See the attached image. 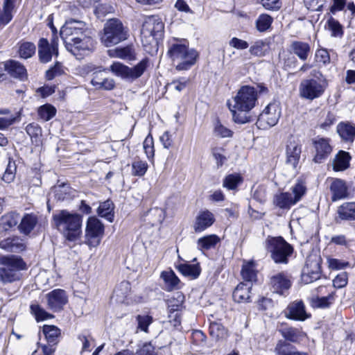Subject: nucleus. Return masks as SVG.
<instances>
[{
    "label": "nucleus",
    "mask_w": 355,
    "mask_h": 355,
    "mask_svg": "<svg viewBox=\"0 0 355 355\" xmlns=\"http://www.w3.org/2000/svg\"><path fill=\"white\" fill-rule=\"evenodd\" d=\"M110 57L118 58L123 60H135L134 50L131 46L123 47H116L108 51Z\"/></svg>",
    "instance_id": "72a5a7b5"
},
{
    "label": "nucleus",
    "mask_w": 355,
    "mask_h": 355,
    "mask_svg": "<svg viewBox=\"0 0 355 355\" xmlns=\"http://www.w3.org/2000/svg\"><path fill=\"white\" fill-rule=\"evenodd\" d=\"M265 248L277 264H287L294 251L293 247L282 236H268L265 241Z\"/></svg>",
    "instance_id": "423d86ee"
},
{
    "label": "nucleus",
    "mask_w": 355,
    "mask_h": 355,
    "mask_svg": "<svg viewBox=\"0 0 355 355\" xmlns=\"http://www.w3.org/2000/svg\"><path fill=\"white\" fill-rule=\"evenodd\" d=\"M136 355H158L156 352H155V348L151 345V343H145L142 345L141 348H139L137 352Z\"/></svg>",
    "instance_id": "774afa93"
},
{
    "label": "nucleus",
    "mask_w": 355,
    "mask_h": 355,
    "mask_svg": "<svg viewBox=\"0 0 355 355\" xmlns=\"http://www.w3.org/2000/svg\"><path fill=\"white\" fill-rule=\"evenodd\" d=\"M337 131L343 139L352 141L355 137V125L340 123L337 127Z\"/></svg>",
    "instance_id": "4c0bfd02"
},
{
    "label": "nucleus",
    "mask_w": 355,
    "mask_h": 355,
    "mask_svg": "<svg viewBox=\"0 0 355 355\" xmlns=\"http://www.w3.org/2000/svg\"><path fill=\"white\" fill-rule=\"evenodd\" d=\"M16 171L17 166L15 161H13L11 159H9L7 167L2 176L3 181H4L6 183L12 182L15 178Z\"/></svg>",
    "instance_id": "603ef678"
},
{
    "label": "nucleus",
    "mask_w": 355,
    "mask_h": 355,
    "mask_svg": "<svg viewBox=\"0 0 355 355\" xmlns=\"http://www.w3.org/2000/svg\"><path fill=\"white\" fill-rule=\"evenodd\" d=\"M330 190L332 193V201L343 199L348 196V188L346 182L341 179H333Z\"/></svg>",
    "instance_id": "393cba45"
},
{
    "label": "nucleus",
    "mask_w": 355,
    "mask_h": 355,
    "mask_svg": "<svg viewBox=\"0 0 355 355\" xmlns=\"http://www.w3.org/2000/svg\"><path fill=\"white\" fill-rule=\"evenodd\" d=\"M351 156L348 152L340 150L336 155L333 168L335 171H343L346 170L349 166V162Z\"/></svg>",
    "instance_id": "7c9ffc66"
},
{
    "label": "nucleus",
    "mask_w": 355,
    "mask_h": 355,
    "mask_svg": "<svg viewBox=\"0 0 355 355\" xmlns=\"http://www.w3.org/2000/svg\"><path fill=\"white\" fill-rule=\"evenodd\" d=\"M52 224L67 241H76L81 234L82 216L62 209L53 215Z\"/></svg>",
    "instance_id": "f03ea898"
},
{
    "label": "nucleus",
    "mask_w": 355,
    "mask_h": 355,
    "mask_svg": "<svg viewBox=\"0 0 355 355\" xmlns=\"http://www.w3.org/2000/svg\"><path fill=\"white\" fill-rule=\"evenodd\" d=\"M0 280L12 283L21 277V271L26 270V263L19 256L7 255L0 258Z\"/></svg>",
    "instance_id": "39448f33"
},
{
    "label": "nucleus",
    "mask_w": 355,
    "mask_h": 355,
    "mask_svg": "<svg viewBox=\"0 0 355 355\" xmlns=\"http://www.w3.org/2000/svg\"><path fill=\"white\" fill-rule=\"evenodd\" d=\"M313 144L315 149L313 161L316 163H321L327 159L332 152L329 139L317 137L313 141Z\"/></svg>",
    "instance_id": "f3484780"
},
{
    "label": "nucleus",
    "mask_w": 355,
    "mask_h": 355,
    "mask_svg": "<svg viewBox=\"0 0 355 355\" xmlns=\"http://www.w3.org/2000/svg\"><path fill=\"white\" fill-rule=\"evenodd\" d=\"M18 223L17 216L12 213L2 216L0 218V231H8L16 226Z\"/></svg>",
    "instance_id": "37998d69"
},
{
    "label": "nucleus",
    "mask_w": 355,
    "mask_h": 355,
    "mask_svg": "<svg viewBox=\"0 0 355 355\" xmlns=\"http://www.w3.org/2000/svg\"><path fill=\"white\" fill-rule=\"evenodd\" d=\"M214 133L215 136L221 138L232 137L233 135V132L224 126L218 119L214 123Z\"/></svg>",
    "instance_id": "864d4df0"
},
{
    "label": "nucleus",
    "mask_w": 355,
    "mask_h": 355,
    "mask_svg": "<svg viewBox=\"0 0 355 355\" xmlns=\"http://www.w3.org/2000/svg\"><path fill=\"white\" fill-rule=\"evenodd\" d=\"M273 19L268 14L260 15L256 21V27L259 32L267 31L271 26Z\"/></svg>",
    "instance_id": "3c124183"
},
{
    "label": "nucleus",
    "mask_w": 355,
    "mask_h": 355,
    "mask_svg": "<svg viewBox=\"0 0 355 355\" xmlns=\"http://www.w3.org/2000/svg\"><path fill=\"white\" fill-rule=\"evenodd\" d=\"M334 300V295L329 294L326 297H318L313 299V306L316 308L324 309L330 306Z\"/></svg>",
    "instance_id": "13d9d810"
},
{
    "label": "nucleus",
    "mask_w": 355,
    "mask_h": 355,
    "mask_svg": "<svg viewBox=\"0 0 355 355\" xmlns=\"http://www.w3.org/2000/svg\"><path fill=\"white\" fill-rule=\"evenodd\" d=\"M214 222V215L210 211H200L196 217L193 230L196 233L202 232L211 227Z\"/></svg>",
    "instance_id": "aec40b11"
},
{
    "label": "nucleus",
    "mask_w": 355,
    "mask_h": 355,
    "mask_svg": "<svg viewBox=\"0 0 355 355\" xmlns=\"http://www.w3.org/2000/svg\"><path fill=\"white\" fill-rule=\"evenodd\" d=\"M42 332L49 345H57L60 336V329L55 325L44 324Z\"/></svg>",
    "instance_id": "c9c22d12"
},
{
    "label": "nucleus",
    "mask_w": 355,
    "mask_h": 355,
    "mask_svg": "<svg viewBox=\"0 0 355 355\" xmlns=\"http://www.w3.org/2000/svg\"><path fill=\"white\" fill-rule=\"evenodd\" d=\"M38 218L34 214H26L21 218L19 225L21 232L24 234H28L35 228L37 224Z\"/></svg>",
    "instance_id": "2f4dec72"
},
{
    "label": "nucleus",
    "mask_w": 355,
    "mask_h": 355,
    "mask_svg": "<svg viewBox=\"0 0 355 355\" xmlns=\"http://www.w3.org/2000/svg\"><path fill=\"white\" fill-rule=\"evenodd\" d=\"M66 46L68 51L71 52L77 58L93 51L94 48V40L91 34L83 36Z\"/></svg>",
    "instance_id": "2eb2a0df"
},
{
    "label": "nucleus",
    "mask_w": 355,
    "mask_h": 355,
    "mask_svg": "<svg viewBox=\"0 0 355 355\" xmlns=\"http://www.w3.org/2000/svg\"><path fill=\"white\" fill-rule=\"evenodd\" d=\"M291 49L302 61L306 60L311 53L310 45L301 41L293 42L291 44Z\"/></svg>",
    "instance_id": "c756f323"
},
{
    "label": "nucleus",
    "mask_w": 355,
    "mask_h": 355,
    "mask_svg": "<svg viewBox=\"0 0 355 355\" xmlns=\"http://www.w3.org/2000/svg\"><path fill=\"white\" fill-rule=\"evenodd\" d=\"M31 313L35 316L37 322L44 321L54 318V315L46 312L39 304H31L30 306Z\"/></svg>",
    "instance_id": "49530a36"
},
{
    "label": "nucleus",
    "mask_w": 355,
    "mask_h": 355,
    "mask_svg": "<svg viewBox=\"0 0 355 355\" xmlns=\"http://www.w3.org/2000/svg\"><path fill=\"white\" fill-rule=\"evenodd\" d=\"M161 277L165 282L166 290L168 291H171L177 288L178 285L180 282V279L172 270L163 271L161 273Z\"/></svg>",
    "instance_id": "58836bf2"
},
{
    "label": "nucleus",
    "mask_w": 355,
    "mask_h": 355,
    "mask_svg": "<svg viewBox=\"0 0 355 355\" xmlns=\"http://www.w3.org/2000/svg\"><path fill=\"white\" fill-rule=\"evenodd\" d=\"M251 283H240L234 289L232 297L236 302H247L250 298Z\"/></svg>",
    "instance_id": "cd10ccee"
},
{
    "label": "nucleus",
    "mask_w": 355,
    "mask_h": 355,
    "mask_svg": "<svg viewBox=\"0 0 355 355\" xmlns=\"http://www.w3.org/2000/svg\"><path fill=\"white\" fill-rule=\"evenodd\" d=\"M20 120V113L18 112L17 116H0V129H5L12 124H13L16 121H19Z\"/></svg>",
    "instance_id": "0e129e2a"
},
{
    "label": "nucleus",
    "mask_w": 355,
    "mask_h": 355,
    "mask_svg": "<svg viewBox=\"0 0 355 355\" xmlns=\"http://www.w3.org/2000/svg\"><path fill=\"white\" fill-rule=\"evenodd\" d=\"M88 34H91V31L87 27L86 23L72 18L66 20L60 31L65 46L75 42L76 38H81Z\"/></svg>",
    "instance_id": "1a4fd4ad"
},
{
    "label": "nucleus",
    "mask_w": 355,
    "mask_h": 355,
    "mask_svg": "<svg viewBox=\"0 0 355 355\" xmlns=\"http://www.w3.org/2000/svg\"><path fill=\"white\" fill-rule=\"evenodd\" d=\"M328 28L331 33V36L335 37H341L343 35V27L341 24L333 17H331L328 21Z\"/></svg>",
    "instance_id": "6e6d98bb"
},
{
    "label": "nucleus",
    "mask_w": 355,
    "mask_h": 355,
    "mask_svg": "<svg viewBox=\"0 0 355 355\" xmlns=\"http://www.w3.org/2000/svg\"><path fill=\"white\" fill-rule=\"evenodd\" d=\"M128 29L116 18L110 19L105 24L101 42L105 46L116 45L128 39Z\"/></svg>",
    "instance_id": "0eeeda50"
},
{
    "label": "nucleus",
    "mask_w": 355,
    "mask_h": 355,
    "mask_svg": "<svg viewBox=\"0 0 355 355\" xmlns=\"http://www.w3.org/2000/svg\"><path fill=\"white\" fill-rule=\"evenodd\" d=\"M220 242V238L216 234H210L202 236L197 241V248L198 250H208L216 247Z\"/></svg>",
    "instance_id": "f704fd0d"
},
{
    "label": "nucleus",
    "mask_w": 355,
    "mask_h": 355,
    "mask_svg": "<svg viewBox=\"0 0 355 355\" xmlns=\"http://www.w3.org/2000/svg\"><path fill=\"white\" fill-rule=\"evenodd\" d=\"M176 270L183 276L192 279H197L201 272L200 264H190L188 262L180 263L175 265Z\"/></svg>",
    "instance_id": "a878e982"
},
{
    "label": "nucleus",
    "mask_w": 355,
    "mask_h": 355,
    "mask_svg": "<svg viewBox=\"0 0 355 355\" xmlns=\"http://www.w3.org/2000/svg\"><path fill=\"white\" fill-rule=\"evenodd\" d=\"M114 204L111 200H106L100 204L98 208V214L102 218H105L109 222L114 220Z\"/></svg>",
    "instance_id": "a19ab883"
},
{
    "label": "nucleus",
    "mask_w": 355,
    "mask_h": 355,
    "mask_svg": "<svg viewBox=\"0 0 355 355\" xmlns=\"http://www.w3.org/2000/svg\"><path fill=\"white\" fill-rule=\"evenodd\" d=\"M268 285L272 292L286 295L292 286L291 276L286 272H277L269 277Z\"/></svg>",
    "instance_id": "ddd939ff"
},
{
    "label": "nucleus",
    "mask_w": 355,
    "mask_h": 355,
    "mask_svg": "<svg viewBox=\"0 0 355 355\" xmlns=\"http://www.w3.org/2000/svg\"><path fill=\"white\" fill-rule=\"evenodd\" d=\"M286 316L291 320L304 321L311 318V314L306 311L304 302L300 300L295 301L288 306Z\"/></svg>",
    "instance_id": "a211bd4d"
},
{
    "label": "nucleus",
    "mask_w": 355,
    "mask_h": 355,
    "mask_svg": "<svg viewBox=\"0 0 355 355\" xmlns=\"http://www.w3.org/2000/svg\"><path fill=\"white\" fill-rule=\"evenodd\" d=\"M302 153V145L299 141L290 140L286 146V163L295 168L299 163Z\"/></svg>",
    "instance_id": "6ab92c4d"
},
{
    "label": "nucleus",
    "mask_w": 355,
    "mask_h": 355,
    "mask_svg": "<svg viewBox=\"0 0 355 355\" xmlns=\"http://www.w3.org/2000/svg\"><path fill=\"white\" fill-rule=\"evenodd\" d=\"M5 70L12 77L18 78L21 80L27 77L26 69L24 66L18 61L10 60L5 62Z\"/></svg>",
    "instance_id": "b1692460"
},
{
    "label": "nucleus",
    "mask_w": 355,
    "mask_h": 355,
    "mask_svg": "<svg viewBox=\"0 0 355 355\" xmlns=\"http://www.w3.org/2000/svg\"><path fill=\"white\" fill-rule=\"evenodd\" d=\"M257 90L249 85L242 86L227 105L232 115V120L239 124H245L250 121V112L257 102Z\"/></svg>",
    "instance_id": "f257e3e1"
},
{
    "label": "nucleus",
    "mask_w": 355,
    "mask_h": 355,
    "mask_svg": "<svg viewBox=\"0 0 355 355\" xmlns=\"http://www.w3.org/2000/svg\"><path fill=\"white\" fill-rule=\"evenodd\" d=\"M104 73L105 70L94 71L92 74L91 84L96 89L111 90L114 87V81L111 78H106Z\"/></svg>",
    "instance_id": "5701e85b"
},
{
    "label": "nucleus",
    "mask_w": 355,
    "mask_h": 355,
    "mask_svg": "<svg viewBox=\"0 0 355 355\" xmlns=\"http://www.w3.org/2000/svg\"><path fill=\"white\" fill-rule=\"evenodd\" d=\"M148 168V164L145 161H135L132 164V174L135 176L141 177L145 175Z\"/></svg>",
    "instance_id": "4d7b16f0"
},
{
    "label": "nucleus",
    "mask_w": 355,
    "mask_h": 355,
    "mask_svg": "<svg viewBox=\"0 0 355 355\" xmlns=\"http://www.w3.org/2000/svg\"><path fill=\"white\" fill-rule=\"evenodd\" d=\"M37 114L42 120L48 121L55 116L56 109L51 104H44L38 108Z\"/></svg>",
    "instance_id": "a18cd8bd"
},
{
    "label": "nucleus",
    "mask_w": 355,
    "mask_h": 355,
    "mask_svg": "<svg viewBox=\"0 0 355 355\" xmlns=\"http://www.w3.org/2000/svg\"><path fill=\"white\" fill-rule=\"evenodd\" d=\"M315 57L316 62L322 63L324 65L330 62V56L326 49H321L317 50Z\"/></svg>",
    "instance_id": "69168bd1"
},
{
    "label": "nucleus",
    "mask_w": 355,
    "mask_h": 355,
    "mask_svg": "<svg viewBox=\"0 0 355 355\" xmlns=\"http://www.w3.org/2000/svg\"><path fill=\"white\" fill-rule=\"evenodd\" d=\"M291 191V193L282 192L275 195L274 204L280 209H289L302 199L306 193V187L302 182L298 181L292 187Z\"/></svg>",
    "instance_id": "9d476101"
},
{
    "label": "nucleus",
    "mask_w": 355,
    "mask_h": 355,
    "mask_svg": "<svg viewBox=\"0 0 355 355\" xmlns=\"http://www.w3.org/2000/svg\"><path fill=\"white\" fill-rule=\"evenodd\" d=\"M144 150L148 159H153L155 154L154 142L152 136L148 135L143 144Z\"/></svg>",
    "instance_id": "052dcab7"
},
{
    "label": "nucleus",
    "mask_w": 355,
    "mask_h": 355,
    "mask_svg": "<svg viewBox=\"0 0 355 355\" xmlns=\"http://www.w3.org/2000/svg\"><path fill=\"white\" fill-rule=\"evenodd\" d=\"M148 58H144L133 67H129L121 62H116L110 66V70L116 76L132 82L143 75L148 67Z\"/></svg>",
    "instance_id": "9b49d317"
},
{
    "label": "nucleus",
    "mask_w": 355,
    "mask_h": 355,
    "mask_svg": "<svg viewBox=\"0 0 355 355\" xmlns=\"http://www.w3.org/2000/svg\"><path fill=\"white\" fill-rule=\"evenodd\" d=\"M312 78L303 80L300 85V94L302 98L313 100L321 96L325 90V81L322 73L317 70L311 72Z\"/></svg>",
    "instance_id": "6e6552de"
},
{
    "label": "nucleus",
    "mask_w": 355,
    "mask_h": 355,
    "mask_svg": "<svg viewBox=\"0 0 355 355\" xmlns=\"http://www.w3.org/2000/svg\"><path fill=\"white\" fill-rule=\"evenodd\" d=\"M53 55H58V49L51 47L50 43L46 38H40L38 42V56L42 63H48L52 60Z\"/></svg>",
    "instance_id": "4be33fe9"
},
{
    "label": "nucleus",
    "mask_w": 355,
    "mask_h": 355,
    "mask_svg": "<svg viewBox=\"0 0 355 355\" xmlns=\"http://www.w3.org/2000/svg\"><path fill=\"white\" fill-rule=\"evenodd\" d=\"M0 248L10 252H20L25 249V245L20 238L12 237L1 241Z\"/></svg>",
    "instance_id": "c85d7f7f"
},
{
    "label": "nucleus",
    "mask_w": 355,
    "mask_h": 355,
    "mask_svg": "<svg viewBox=\"0 0 355 355\" xmlns=\"http://www.w3.org/2000/svg\"><path fill=\"white\" fill-rule=\"evenodd\" d=\"M164 24L157 16H148L145 18L141 30V38L146 51L151 53L157 51L158 40L164 35Z\"/></svg>",
    "instance_id": "20e7f679"
},
{
    "label": "nucleus",
    "mask_w": 355,
    "mask_h": 355,
    "mask_svg": "<svg viewBox=\"0 0 355 355\" xmlns=\"http://www.w3.org/2000/svg\"><path fill=\"white\" fill-rule=\"evenodd\" d=\"M209 330L210 336L216 340L223 338L226 334L225 328L216 322H210Z\"/></svg>",
    "instance_id": "09e8293b"
},
{
    "label": "nucleus",
    "mask_w": 355,
    "mask_h": 355,
    "mask_svg": "<svg viewBox=\"0 0 355 355\" xmlns=\"http://www.w3.org/2000/svg\"><path fill=\"white\" fill-rule=\"evenodd\" d=\"M279 331L286 340L294 343H299L305 336V334L301 329L293 327H285L280 329Z\"/></svg>",
    "instance_id": "bb28decb"
},
{
    "label": "nucleus",
    "mask_w": 355,
    "mask_h": 355,
    "mask_svg": "<svg viewBox=\"0 0 355 355\" xmlns=\"http://www.w3.org/2000/svg\"><path fill=\"white\" fill-rule=\"evenodd\" d=\"M275 351L278 355H307L306 353L298 352L293 345L286 340H279L275 347Z\"/></svg>",
    "instance_id": "e433bc0d"
},
{
    "label": "nucleus",
    "mask_w": 355,
    "mask_h": 355,
    "mask_svg": "<svg viewBox=\"0 0 355 355\" xmlns=\"http://www.w3.org/2000/svg\"><path fill=\"white\" fill-rule=\"evenodd\" d=\"M52 191L58 201H63L70 197L71 187L66 183L55 185Z\"/></svg>",
    "instance_id": "79ce46f5"
},
{
    "label": "nucleus",
    "mask_w": 355,
    "mask_h": 355,
    "mask_svg": "<svg viewBox=\"0 0 355 355\" xmlns=\"http://www.w3.org/2000/svg\"><path fill=\"white\" fill-rule=\"evenodd\" d=\"M320 275V259L318 258L307 259L302 270V281L304 284H310L318 279Z\"/></svg>",
    "instance_id": "dca6fc26"
},
{
    "label": "nucleus",
    "mask_w": 355,
    "mask_h": 355,
    "mask_svg": "<svg viewBox=\"0 0 355 355\" xmlns=\"http://www.w3.org/2000/svg\"><path fill=\"white\" fill-rule=\"evenodd\" d=\"M189 82V79L185 77H181L176 80H173L169 86L173 87L178 92H181L186 88L188 83Z\"/></svg>",
    "instance_id": "338daca9"
},
{
    "label": "nucleus",
    "mask_w": 355,
    "mask_h": 355,
    "mask_svg": "<svg viewBox=\"0 0 355 355\" xmlns=\"http://www.w3.org/2000/svg\"><path fill=\"white\" fill-rule=\"evenodd\" d=\"M35 51L36 46L33 42H24L19 46L18 53L21 58H30L35 53Z\"/></svg>",
    "instance_id": "c03bdc74"
},
{
    "label": "nucleus",
    "mask_w": 355,
    "mask_h": 355,
    "mask_svg": "<svg viewBox=\"0 0 355 355\" xmlns=\"http://www.w3.org/2000/svg\"><path fill=\"white\" fill-rule=\"evenodd\" d=\"M242 181L243 179L239 174L232 173L225 178L223 185L229 190H233L235 189Z\"/></svg>",
    "instance_id": "8fccbe9b"
},
{
    "label": "nucleus",
    "mask_w": 355,
    "mask_h": 355,
    "mask_svg": "<svg viewBox=\"0 0 355 355\" xmlns=\"http://www.w3.org/2000/svg\"><path fill=\"white\" fill-rule=\"evenodd\" d=\"M85 243L89 247L98 246L104 234V225L96 218H89L87 223Z\"/></svg>",
    "instance_id": "4468645a"
},
{
    "label": "nucleus",
    "mask_w": 355,
    "mask_h": 355,
    "mask_svg": "<svg viewBox=\"0 0 355 355\" xmlns=\"http://www.w3.org/2000/svg\"><path fill=\"white\" fill-rule=\"evenodd\" d=\"M167 55L172 61L178 62L176 69L179 71L190 69L198 57V53L195 49H189L187 40L176 38L168 42Z\"/></svg>",
    "instance_id": "7ed1b4c3"
},
{
    "label": "nucleus",
    "mask_w": 355,
    "mask_h": 355,
    "mask_svg": "<svg viewBox=\"0 0 355 355\" xmlns=\"http://www.w3.org/2000/svg\"><path fill=\"white\" fill-rule=\"evenodd\" d=\"M26 132L30 136L32 142L37 143L42 135V128L36 123H31L26 127Z\"/></svg>",
    "instance_id": "5fc2aeb1"
},
{
    "label": "nucleus",
    "mask_w": 355,
    "mask_h": 355,
    "mask_svg": "<svg viewBox=\"0 0 355 355\" xmlns=\"http://www.w3.org/2000/svg\"><path fill=\"white\" fill-rule=\"evenodd\" d=\"M280 115L279 105L277 103H269L259 114L257 125L259 128H270L277 123Z\"/></svg>",
    "instance_id": "f8f14e48"
},
{
    "label": "nucleus",
    "mask_w": 355,
    "mask_h": 355,
    "mask_svg": "<svg viewBox=\"0 0 355 355\" xmlns=\"http://www.w3.org/2000/svg\"><path fill=\"white\" fill-rule=\"evenodd\" d=\"M241 276L246 282L245 283H251L256 280L257 270H255V265L253 261L245 262L241 269Z\"/></svg>",
    "instance_id": "ea45409f"
},
{
    "label": "nucleus",
    "mask_w": 355,
    "mask_h": 355,
    "mask_svg": "<svg viewBox=\"0 0 355 355\" xmlns=\"http://www.w3.org/2000/svg\"><path fill=\"white\" fill-rule=\"evenodd\" d=\"M137 321L138 328L144 332H148V327L153 322V318L148 315H138Z\"/></svg>",
    "instance_id": "680f3d73"
},
{
    "label": "nucleus",
    "mask_w": 355,
    "mask_h": 355,
    "mask_svg": "<svg viewBox=\"0 0 355 355\" xmlns=\"http://www.w3.org/2000/svg\"><path fill=\"white\" fill-rule=\"evenodd\" d=\"M49 307L53 311H60L67 302V297L64 291L55 289L47 294Z\"/></svg>",
    "instance_id": "412c9836"
},
{
    "label": "nucleus",
    "mask_w": 355,
    "mask_h": 355,
    "mask_svg": "<svg viewBox=\"0 0 355 355\" xmlns=\"http://www.w3.org/2000/svg\"><path fill=\"white\" fill-rule=\"evenodd\" d=\"M64 73L63 66L59 62H56L53 67H51L46 72V78L51 80L57 76H60Z\"/></svg>",
    "instance_id": "bf43d9fd"
},
{
    "label": "nucleus",
    "mask_w": 355,
    "mask_h": 355,
    "mask_svg": "<svg viewBox=\"0 0 355 355\" xmlns=\"http://www.w3.org/2000/svg\"><path fill=\"white\" fill-rule=\"evenodd\" d=\"M268 50L267 43L261 40L254 42L250 47L249 52L251 55L257 57L264 56Z\"/></svg>",
    "instance_id": "de8ad7c7"
},
{
    "label": "nucleus",
    "mask_w": 355,
    "mask_h": 355,
    "mask_svg": "<svg viewBox=\"0 0 355 355\" xmlns=\"http://www.w3.org/2000/svg\"><path fill=\"white\" fill-rule=\"evenodd\" d=\"M113 10V7L110 5L100 4L96 8L94 13L98 19L103 20L107 13H110Z\"/></svg>",
    "instance_id": "e2e57ef3"
},
{
    "label": "nucleus",
    "mask_w": 355,
    "mask_h": 355,
    "mask_svg": "<svg viewBox=\"0 0 355 355\" xmlns=\"http://www.w3.org/2000/svg\"><path fill=\"white\" fill-rule=\"evenodd\" d=\"M337 212L343 220H355V202H344L338 207Z\"/></svg>",
    "instance_id": "473e14b6"
}]
</instances>
